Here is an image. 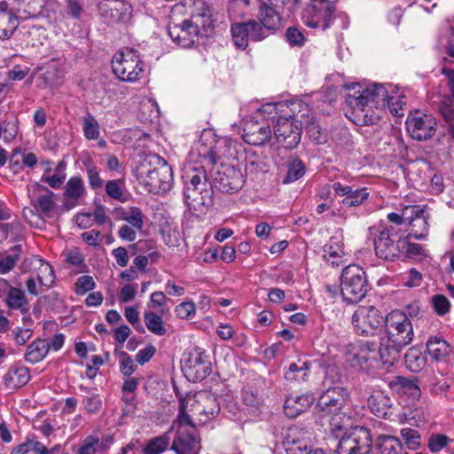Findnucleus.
Segmentation results:
<instances>
[{"instance_id":"nucleus-24","label":"nucleus","mask_w":454,"mask_h":454,"mask_svg":"<svg viewBox=\"0 0 454 454\" xmlns=\"http://www.w3.org/2000/svg\"><path fill=\"white\" fill-rule=\"evenodd\" d=\"M315 397L311 393L290 395L284 404V411L289 418H296L304 412L314 403Z\"/></svg>"},{"instance_id":"nucleus-22","label":"nucleus","mask_w":454,"mask_h":454,"mask_svg":"<svg viewBox=\"0 0 454 454\" xmlns=\"http://www.w3.org/2000/svg\"><path fill=\"white\" fill-rule=\"evenodd\" d=\"M243 139L246 143L253 145H262L270 141L272 131L270 123L248 121L246 123L243 133Z\"/></svg>"},{"instance_id":"nucleus-39","label":"nucleus","mask_w":454,"mask_h":454,"mask_svg":"<svg viewBox=\"0 0 454 454\" xmlns=\"http://www.w3.org/2000/svg\"><path fill=\"white\" fill-rule=\"evenodd\" d=\"M406 367L413 372H420L427 364V359L420 349L412 347L408 349L404 356Z\"/></svg>"},{"instance_id":"nucleus-27","label":"nucleus","mask_w":454,"mask_h":454,"mask_svg":"<svg viewBox=\"0 0 454 454\" xmlns=\"http://www.w3.org/2000/svg\"><path fill=\"white\" fill-rule=\"evenodd\" d=\"M37 186L39 189L46 191L47 193L32 200L31 206L33 207L36 216L39 218H50L51 217L56 206L54 201V193L49 191L45 186L39 184H37Z\"/></svg>"},{"instance_id":"nucleus-26","label":"nucleus","mask_w":454,"mask_h":454,"mask_svg":"<svg viewBox=\"0 0 454 454\" xmlns=\"http://www.w3.org/2000/svg\"><path fill=\"white\" fill-rule=\"evenodd\" d=\"M408 210H411L409 223L412 226V236L416 239H424L428 232V215H425V209L419 206H410Z\"/></svg>"},{"instance_id":"nucleus-52","label":"nucleus","mask_w":454,"mask_h":454,"mask_svg":"<svg viewBox=\"0 0 454 454\" xmlns=\"http://www.w3.org/2000/svg\"><path fill=\"white\" fill-rule=\"evenodd\" d=\"M120 372L125 377H129L137 370L134 360L127 352H121L119 357Z\"/></svg>"},{"instance_id":"nucleus-45","label":"nucleus","mask_w":454,"mask_h":454,"mask_svg":"<svg viewBox=\"0 0 454 454\" xmlns=\"http://www.w3.org/2000/svg\"><path fill=\"white\" fill-rule=\"evenodd\" d=\"M82 130L84 137L89 140H95L99 137V124L90 113L82 119Z\"/></svg>"},{"instance_id":"nucleus-17","label":"nucleus","mask_w":454,"mask_h":454,"mask_svg":"<svg viewBox=\"0 0 454 454\" xmlns=\"http://www.w3.org/2000/svg\"><path fill=\"white\" fill-rule=\"evenodd\" d=\"M191 8V20L198 22L206 34L211 33L218 15L214 4L207 0H192Z\"/></svg>"},{"instance_id":"nucleus-40","label":"nucleus","mask_w":454,"mask_h":454,"mask_svg":"<svg viewBox=\"0 0 454 454\" xmlns=\"http://www.w3.org/2000/svg\"><path fill=\"white\" fill-rule=\"evenodd\" d=\"M378 449L380 454H401L403 447L398 438L391 435H380Z\"/></svg>"},{"instance_id":"nucleus-10","label":"nucleus","mask_w":454,"mask_h":454,"mask_svg":"<svg viewBox=\"0 0 454 454\" xmlns=\"http://www.w3.org/2000/svg\"><path fill=\"white\" fill-rule=\"evenodd\" d=\"M382 323V315L376 307L372 305L357 307L351 317L356 333L361 336H373L381 327Z\"/></svg>"},{"instance_id":"nucleus-48","label":"nucleus","mask_w":454,"mask_h":454,"mask_svg":"<svg viewBox=\"0 0 454 454\" xmlns=\"http://www.w3.org/2000/svg\"><path fill=\"white\" fill-rule=\"evenodd\" d=\"M169 443L168 435L158 436L151 440L143 449L145 454H160L164 451Z\"/></svg>"},{"instance_id":"nucleus-2","label":"nucleus","mask_w":454,"mask_h":454,"mask_svg":"<svg viewBox=\"0 0 454 454\" xmlns=\"http://www.w3.org/2000/svg\"><path fill=\"white\" fill-rule=\"evenodd\" d=\"M356 87L352 88L354 93L348 92L346 95V103L353 109L356 124L372 125L380 119L372 109L381 110L387 106H390V104H394V98L388 95L383 84L375 83L362 91L355 90Z\"/></svg>"},{"instance_id":"nucleus-13","label":"nucleus","mask_w":454,"mask_h":454,"mask_svg":"<svg viewBox=\"0 0 454 454\" xmlns=\"http://www.w3.org/2000/svg\"><path fill=\"white\" fill-rule=\"evenodd\" d=\"M175 425L176 436L173 441L172 449L177 454H198L200 446L195 425H181L177 418Z\"/></svg>"},{"instance_id":"nucleus-56","label":"nucleus","mask_w":454,"mask_h":454,"mask_svg":"<svg viewBox=\"0 0 454 454\" xmlns=\"http://www.w3.org/2000/svg\"><path fill=\"white\" fill-rule=\"evenodd\" d=\"M431 302L435 313L439 316H443L450 310V301L442 294H435L432 297Z\"/></svg>"},{"instance_id":"nucleus-11","label":"nucleus","mask_w":454,"mask_h":454,"mask_svg":"<svg viewBox=\"0 0 454 454\" xmlns=\"http://www.w3.org/2000/svg\"><path fill=\"white\" fill-rule=\"evenodd\" d=\"M372 442V435L366 427H354L348 432H344L338 448L342 454H369Z\"/></svg>"},{"instance_id":"nucleus-8","label":"nucleus","mask_w":454,"mask_h":454,"mask_svg":"<svg viewBox=\"0 0 454 454\" xmlns=\"http://www.w3.org/2000/svg\"><path fill=\"white\" fill-rule=\"evenodd\" d=\"M112 69L120 80L134 82L141 78L144 63L136 50L126 48L114 56Z\"/></svg>"},{"instance_id":"nucleus-42","label":"nucleus","mask_w":454,"mask_h":454,"mask_svg":"<svg viewBox=\"0 0 454 454\" xmlns=\"http://www.w3.org/2000/svg\"><path fill=\"white\" fill-rule=\"evenodd\" d=\"M86 193L83 181L80 176H72L67 182L65 189V197L68 200H77L82 198Z\"/></svg>"},{"instance_id":"nucleus-6","label":"nucleus","mask_w":454,"mask_h":454,"mask_svg":"<svg viewBox=\"0 0 454 454\" xmlns=\"http://www.w3.org/2000/svg\"><path fill=\"white\" fill-rule=\"evenodd\" d=\"M369 290L365 271L357 264H349L342 270L340 276V294L348 303H357Z\"/></svg>"},{"instance_id":"nucleus-31","label":"nucleus","mask_w":454,"mask_h":454,"mask_svg":"<svg viewBox=\"0 0 454 454\" xmlns=\"http://www.w3.org/2000/svg\"><path fill=\"white\" fill-rule=\"evenodd\" d=\"M327 418L329 419L330 430L337 439H340L344 432H348L350 428L354 427H352V419L348 414V410L343 411V412L331 414Z\"/></svg>"},{"instance_id":"nucleus-38","label":"nucleus","mask_w":454,"mask_h":454,"mask_svg":"<svg viewBox=\"0 0 454 454\" xmlns=\"http://www.w3.org/2000/svg\"><path fill=\"white\" fill-rule=\"evenodd\" d=\"M410 234L402 239L401 253H404L408 258L421 261L427 256V252L420 244L412 243Z\"/></svg>"},{"instance_id":"nucleus-49","label":"nucleus","mask_w":454,"mask_h":454,"mask_svg":"<svg viewBox=\"0 0 454 454\" xmlns=\"http://www.w3.org/2000/svg\"><path fill=\"white\" fill-rule=\"evenodd\" d=\"M369 197L367 188L352 190L348 197H345L341 203L346 207H357L361 205Z\"/></svg>"},{"instance_id":"nucleus-28","label":"nucleus","mask_w":454,"mask_h":454,"mask_svg":"<svg viewBox=\"0 0 454 454\" xmlns=\"http://www.w3.org/2000/svg\"><path fill=\"white\" fill-rule=\"evenodd\" d=\"M426 347V352L434 361H442L451 353L450 344L439 336H430Z\"/></svg>"},{"instance_id":"nucleus-46","label":"nucleus","mask_w":454,"mask_h":454,"mask_svg":"<svg viewBox=\"0 0 454 454\" xmlns=\"http://www.w3.org/2000/svg\"><path fill=\"white\" fill-rule=\"evenodd\" d=\"M122 184L123 181L121 179L111 180L106 184V192L112 199L125 202L128 200V194L125 192Z\"/></svg>"},{"instance_id":"nucleus-37","label":"nucleus","mask_w":454,"mask_h":454,"mask_svg":"<svg viewBox=\"0 0 454 454\" xmlns=\"http://www.w3.org/2000/svg\"><path fill=\"white\" fill-rule=\"evenodd\" d=\"M368 403L372 411L378 417H386L387 410L392 406L390 398L383 393L371 395Z\"/></svg>"},{"instance_id":"nucleus-33","label":"nucleus","mask_w":454,"mask_h":454,"mask_svg":"<svg viewBox=\"0 0 454 454\" xmlns=\"http://www.w3.org/2000/svg\"><path fill=\"white\" fill-rule=\"evenodd\" d=\"M49 353L47 340L44 339H37L32 341L27 348L24 359L30 364L41 362Z\"/></svg>"},{"instance_id":"nucleus-9","label":"nucleus","mask_w":454,"mask_h":454,"mask_svg":"<svg viewBox=\"0 0 454 454\" xmlns=\"http://www.w3.org/2000/svg\"><path fill=\"white\" fill-rule=\"evenodd\" d=\"M349 394L340 386L330 387L319 396L314 408V415L324 419L331 414L343 412L348 410Z\"/></svg>"},{"instance_id":"nucleus-53","label":"nucleus","mask_w":454,"mask_h":454,"mask_svg":"<svg viewBox=\"0 0 454 454\" xmlns=\"http://www.w3.org/2000/svg\"><path fill=\"white\" fill-rule=\"evenodd\" d=\"M450 442H452V440L445 434H432L428 439L427 447L432 452H438L445 448Z\"/></svg>"},{"instance_id":"nucleus-54","label":"nucleus","mask_w":454,"mask_h":454,"mask_svg":"<svg viewBox=\"0 0 454 454\" xmlns=\"http://www.w3.org/2000/svg\"><path fill=\"white\" fill-rule=\"evenodd\" d=\"M398 385L401 387L411 391L413 395H420V388L418 385V380L415 379H409L405 377L398 376L395 381L390 383V386Z\"/></svg>"},{"instance_id":"nucleus-18","label":"nucleus","mask_w":454,"mask_h":454,"mask_svg":"<svg viewBox=\"0 0 454 454\" xmlns=\"http://www.w3.org/2000/svg\"><path fill=\"white\" fill-rule=\"evenodd\" d=\"M231 31L234 44L241 50L247 47L249 40L259 42L263 39L262 28L255 23V20L232 24Z\"/></svg>"},{"instance_id":"nucleus-15","label":"nucleus","mask_w":454,"mask_h":454,"mask_svg":"<svg viewBox=\"0 0 454 454\" xmlns=\"http://www.w3.org/2000/svg\"><path fill=\"white\" fill-rule=\"evenodd\" d=\"M168 32L171 39L177 45L183 48H189L198 39L200 28L198 22L184 20L179 24L170 21L168 25Z\"/></svg>"},{"instance_id":"nucleus-7","label":"nucleus","mask_w":454,"mask_h":454,"mask_svg":"<svg viewBox=\"0 0 454 454\" xmlns=\"http://www.w3.org/2000/svg\"><path fill=\"white\" fill-rule=\"evenodd\" d=\"M303 2L307 7L302 14L303 23L312 28L323 31L329 28L335 20V4L330 0H295Z\"/></svg>"},{"instance_id":"nucleus-44","label":"nucleus","mask_w":454,"mask_h":454,"mask_svg":"<svg viewBox=\"0 0 454 454\" xmlns=\"http://www.w3.org/2000/svg\"><path fill=\"white\" fill-rule=\"evenodd\" d=\"M145 324L147 329L158 335L163 336L167 333V329L163 325L162 318L154 312H145L144 314Z\"/></svg>"},{"instance_id":"nucleus-57","label":"nucleus","mask_w":454,"mask_h":454,"mask_svg":"<svg viewBox=\"0 0 454 454\" xmlns=\"http://www.w3.org/2000/svg\"><path fill=\"white\" fill-rule=\"evenodd\" d=\"M98 438L93 435H89L83 439L80 448L77 450V454H95L98 452Z\"/></svg>"},{"instance_id":"nucleus-23","label":"nucleus","mask_w":454,"mask_h":454,"mask_svg":"<svg viewBox=\"0 0 454 454\" xmlns=\"http://www.w3.org/2000/svg\"><path fill=\"white\" fill-rule=\"evenodd\" d=\"M255 23L262 28L263 39L268 36V31L277 30L280 27L281 18L276 10L263 1L259 2Z\"/></svg>"},{"instance_id":"nucleus-32","label":"nucleus","mask_w":454,"mask_h":454,"mask_svg":"<svg viewBox=\"0 0 454 454\" xmlns=\"http://www.w3.org/2000/svg\"><path fill=\"white\" fill-rule=\"evenodd\" d=\"M310 368L311 364L309 361L299 359L297 362L290 364L285 372V379L288 381H307Z\"/></svg>"},{"instance_id":"nucleus-50","label":"nucleus","mask_w":454,"mask_h":454,"mask_svg":"<svg viewBox=\"0 0 454 454\" xmlns=\"http://www.w3.org/2000/svg\"><path fill=\"white\" fill-rule=\"evenodd\" d=\"M2 134L6 142L12 141L18 134V120L16 117H7L2 122Z\"/></svg>"},{"instance_id":"nucleus-21","label":"nucleus","mask_w":454,"mask_h":454,"mask_svg":"<svg viewBox=\"0 0 454 454\" xmlns=\"http://www.w3.org/2000/svg\"><path fill=\"white\" fill-rule=\"evenodd\" d=\"M283 444L287 454H307L311 448L310 436L299 427L288 428Z\"/></svg>"},{"instance_id":"nucleus-3","label":"nucleus","mask_w":454,"mask_h":454,"mask_svg":"<svg viewBox=\"0 0 454 454\" xmlns=\"http://www.w3.org/2000/svg\"><path fill=\"white\" fill-rule=\"evenodd\" d=\"M412 339L413 328L407 315L399 310L391 311L386 317L385 335L380 342L382 364L392 366L399 359L402 348Z\"/></svg>"},{"instance_id":"nucleus-47","label":"nucleus","mask_w":454,"mask_h":454,"mask_svg":"<svg viewBox=\"0 0 454 454\" xmlns=\"http://www.w3.org/2000/svg\"><path fill=\"white\" fill-rule=\"evenodd\" d=\"M35 72H42L38 75L37 86L47 88L51 86L58 79V69L55 67H49L43 70V67H37Z\"/></svg>"},{"instance_id":"nucleus-55","label":"nucleus","mask_w":454,"mask_h":454,"mask_svg":"<svg viewBox=\"0 0 454 454\" xmlns=\"http://www.w3.org/2000/svg\"><path fill=\"white\" fill-rule=\"evenodd\" d=\"M87 170L90 185L92 189H98L103 185V180L99 176L96 166L90 160L84 162Z\"/></svg>"},{"instance_id":"nucleus-4","label":"nucleus","mask_w":454,"mask_h":454,"mask_svg":"<svg viewBox=\"0 0 454 454\" xmlns=\"http://www.w3.org/2000/svg\"><path fill=\"white\" fill-rule=\"evenodd\" d=\"M220 411L217 398L207 391H200L194 395L179 397L178 423L192 425L193 417H198L200 422L207 423L212 417Z\"/></svg>"},{"instance_id":"nucleus-29","label":"nucleus","mask_w":454,"mask_h":454,"mask_svg":"<svg viewBox=\"0 0 454 454\" xmlns=\"http://www.w3.org/2000/svg\"><path fill=\"white\" fill-rule=\"evenodd\" d=\"M29 380V370L25 366H12L4 376V385L10 388L23 387Z\"/></svg>"},{"instance_id":"nucleus-59","label":"nucleus","mask_w":454,"mask_h":454,"mask_svg":"<svg viewBox=\"0 0 454 454\" xmlns=\"http://www.w3.org/2000/svg\"><path fill=\"white\" fill-rule=\"evenodd\" d=\"M95 287V281L92 277L84 275L76 280L75 293L82 295Z\"/></svg>"},{"instance_id":"nucleus-60","label":"nucleus","mask_w":454,"mask_h":454,"mask_svg":"<svg viewBox=\"0 0 454 454\" xmlns=\"http://www.w3.org/2000/svg\"><path fill=\"white\" fill-rule=\"evenodd\" d=\"M144 214L137 207H131L129 208V220L128 223L135 229L141 230L144 226Z\"/></svg>"},{"instance_id":"nucleus-14","label":"nucleus","mask_w":454,"mask_h":454,"mask_svg":"<svg viewBox=\"0 0 454 454\" xmlns=\"http://www.w3.org/2000/svg\"><path fill=\"white\" fill-rule=\"evenodd\" d=\"M348 361L352 367L361 371L367 372L372 368L377 367L379 363L382 364L380 345L378 347L373 342H363L360 344L357 351L351 354Z\"/></svg>"},{"instance_id":"nucleus-41","label":"nucleus","mask_w":454,"mask_h":454,"mask_svg":"<svg viewBox=\"0 0 454 454\" xmlns=\"http://www.w3.org/2000/svg\"><path fill=\"white\" fill-rule=\"evenodd\" d=\"M286 108H288L287 102L268 103L262 106V107L259 108V112L273 124L277 118L286 114Z\"/></svg>"},{"instance_id":"nucleus-1","label":"nucleus","mask_w":454,"mask_h":454,"mask_svg":"<svg viewBox=\"0 0 454 454\" xmlns=\"http://www.w3.org/2000/svg\"><path fill=\"white\" fill-rule=\"evenodd\" d=\"M204 165L200 168H189L182 178L184 184V197L190 207L212 204L213 187L216 190L233 193L239 191L245 182L239 168L229 164L215 166L220 158L216 146L200 151Z\"/></svg>"},{"instance_id":"nucleus-35","label":"nucleus","mask_w":454,"mask_h":454,"mask_svg":"<svg viewBox=\"0 0 454 454\" xmlns=\"http://www.w3.org/2000/svg\"><path fill=\"white\" fill-rule=\"evenodd\" d=\"M286 168V175L283 179V184H290L297 181L304 176L306 171L304 163L297 157L288 158Z\"/></svg>"},{"instance_id":"nucleus-16","label":"nucleus","mask_w":454,"mask_h":454,"mask_svg":"<svg viewBox=\"0 0 454 454\" xmlns=\"http://www.w3.org/2000/svg\"><path fill=\"white\" fill-rule=\"evenodd\" d=\"M272 125L277 142L285 148L293 149L300 143L301 129H296V124L287 116L277 118Z\"/></svg>"},{"instance_id":"nucleus-20","label":"nucleus","mask_w":454,"mask_h":454,"mask_svg":"<svg viewBox=\"0 0 454 454\" xmlns=\"http://www.w3.org/2000/svg\"><path fill=\"white\" fill-rule=\"evenodd\" d=\"M406 126L412 138L419 141L427 140L434 135L436 121L433 116L427 114L409 116Z\"/></svg>"},{"instance_id":"nucleus-43","label":"nucleus","mask_w":454,"mask_h":454,"mask_svg":"<svg viewBox=\"0 0 454 454\" xmlns=\"http://www.w3.org/2000/svg\"><path fill=\"white\" fill-rule=\"evenodd\" d=\"M6 303L12 309H20L22 312H27V300L22 290L16 287H10Z\"/></svg>"},{"instance_id":"nucleus-58","label":"nucleus","mask_w":454,"mask_h":454,"mask_svg":"<svg viewBox=\"0 0 454 454\" xmlns=\"http://www.w3.org/2000/svg\"><path fill=\"white\" fill-rule=\"evenodd\" d=\"M286 41L292 46L301 47L305 43V36L301 31L295 27H291L286 29Z\"/></svg>"},{"instance_id":"nucleus-61","label":"nucleus","mask_w":454,"mask_h":454,"mask_svg":"<svg viewBox=\"0 0 454 454\" xmlns=\"http://www.w3.org/2000/svg\"><path fill=\"white\" fill-rule=\"evenodd\" d=\"M195 304L192 301L182 302L178 304L175 309L176 317L182 319H188L192 317L195 315Z\"/></svg>"},{"instance_id":"nucleus-12","label":"nucleus","mask_w":454,"mask_h":454,"mask_svg":"<svg viewBox=\"0 0 454 454\" xmlns=\"http://www.w3.org/2000/svg\"><path fill=\"white\" fill-rule=\"evenodd\" d=\"M373 238L374 250L376 255L383 260L394 261L401 253L402 239H395L387 227L381 230L370 228Z\"/></svg>"},{"instance_id":"nucleus-25","label":"nucleus","mask_w":454,"mask_h":454,"mask_svg":"<svg viewBox=\"0 0 454 454\" xmlns=\"http://www.w3.org/2000/svg\"><path fill=\"white\" fill-rule=\"evenodd\" d=\"M287 103L288 108H286L285 115L296 124V129H302L304 125L313 120L311 109L306 103L301 100H293Z\"/></svg>"},{"instance_id":"nucleus-62","label":"nucleus","mask_w":454,"mask_h":454,"mask_svg":"<svg viewBox=\"0 0 454 454\" xmlns=\"http://www.w3.org/2000/svg\"><path fill=\"white\" fill-rule=\"evenodd\" d=\"M65 179L66 173L54 172L51 176L43 174L41 181L48 184L53 189H58L63 184Z\"/></svg>"},{"instance_id":"nucleus-64","label":"nucleus","mask_w":454,"mask_h":454,"mask_svg":"<svg viewBox=\"0 0 454 454\" xmlns=\"http://www.w3.org/2000/svg\"><path fill=\"white\" fill-rule=\"evenodd\" d=\"M440 110L446 121L450 122L448 132L454 140V108L451 106L442 105Z\"/></svg>"},{"instance_id":"nucleus-5","label":"nucleus","mask_w":454,"mask_h":454,"mask_svg":"<svg viewBox=\"0 0 454 454\" xmlns=\"http://www.w3.org/2000/svg\"><path fill=\"white\" fill-rule=\"evenodd\" d=\"M137 178L150 192L168 190L173 180V172L168 162L158 154H146L137 168Z\"/></svg>"},{"instance_id":"nucleus-34","label":"nucleus","mask_w":454,"mask_h":454,"mask_svg":"<svg viewBox=\"0 0 454 454\" xmlns=\"http://www.w3.org/2000/svg\"><path fill=\"white\" fill-rule=\"evenodd\" d=\"M13 9L17 13L24 14V19L38 17L43 11L39 0H14Z\"/></svg>"},{"instance_id":"nucleus-36","label":"nucleus","mask_w":454,"mask_h":454,"mask_svg":"<svg viewBox=\"0 0 454 454\" xmlns=\"http://www.w3.org/2000/svg\"><path fill=\"white\" fill-rule=\"evenodd\" d=\"M187 371L194 381L202 380L209 375L211 364L201 357H196L190 361Z\"/></svg>"},{"instance_id":"nucleus-19","label":"nucleus","mask_w":454,"mask_h":454,"mask_svg":"<svg viewBox=\"0 0 454 454\" xmlns=\"http://www.w3.org/2000/svg\"><path fill=\"white\" fill-rule=\"evenodd\" d=\"M103 17L114 23H128L132 17V6L122 0H105L99 4Z\"/></svg>"},{"instance_id":"nucleus-63","label":"nucleus","mask_w":454,"mask_h":454,"mask_svg":"<svg viewBox=\"0 0 454 454\" xmlns=\"http://www.w3.org/2000/svg\"><path fill=\"white\" fill-rule=\"evenodd\" d=\"M156 353V348L152 345L148 344L145 348L140 349L137 355H136V361L143 365L150 361V359L154 356Z\"/></svg>"},{"instance_id":"nucleus-30","label":"nucleus","mask_w":454,"mask_h":454,"mask_svg":"<svg viewBox=\"0 0 454 454\" xmlns=\"http://www.w3.org/2000/svg\"><path fill=\"white\" fill-rule=\"evenodd\" d=\"M18 14L14 9L0 12V39L11 38L19 27Z\"/></svg>"},{"instance_id":"nucleus-51","label":"nucleus","mask_w":454,"mask_h":454,"mask_svg":"<svg viewBox=\"0 0 454 454\" xmlns=\"http://www.w3.org/2000/svg\"><path fill=\"white\" fill-rule=\"evenodd\" d=\"M401 435L409 449L416 450L419 447L420 434L417 430L410 427L403 428Z\"/></svg>"}]
</instances>
